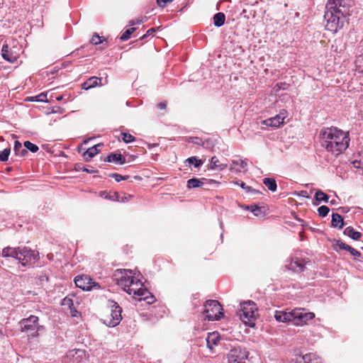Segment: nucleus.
I'll list each match as a JSON object with an SVG mask.
<instances>
[{"label":"nucleus","instance_id":"1","mask_svg":"<svg viewBox=\"0 0 363 363\" xmlns=\"http://www.w3.org/2000/svg\"><path fill=\"white\" fill-rule=\"evenodd\" d=\"M320 145L328 155L337 157L349 147L350 138L348 131L337 127H323L318 135Z\"/></svg>","mask_w":363,"mask_h":363},{"label":"nucleus","instance_id":"2","mask_svg":"<svg viewBox=\"0 0 363 363\" xmlns=\"http://www.w3.org/2000/svg\"><path fill=\"white\" fill-rule=\"evenodd\" d=\"M113 279L118 286L135 299L141 295L148 294V290L144 287L143 282L133 276L130 270L117 269L113 274Z\"/></svg>","mask_w":363,"mask_h":363},{"label":"nucleus","instance_id":"3","mask_svg":"<svg viewBox=\"0 0 363 363\" xmlns=\"http://www.w3.org/2000/svg\"><path fill=\"white\" fill-rule=\"evenodd\" d=\"M241 307V310L238 313L240 319L246 325L254 327L258 315L256 304L253 301H248L244 302Z\"/></svg>","mask_w":363,"mask_h":363},{"label":"nucleus","instance_id":"4","mask_svg":"<svg viewBox=\"0 0 363 363\" xmlns=\"http://www.w3.org/2000/svg\"><path fill=\"white\" fill-rule=\"evenodd\" d=\"M348 15H340L337 12L325 11L324 20L326 21L325 28L333 33H336L342 28L345 18Z\"/></svg>","mask_w":363,"mask_h":363},{"label":"nucleus","instance_id":"5","mask_svg":"<svg viewBox=\"0 0 363 363\" xmlns=\"http://www.w3.org/2000/svg\"><path fill=\"white\" fill-rule=\"evenodd\" d=\"M223 309L219 301L208 300L204 304L205 319L210 321L218 320L223 317Z\"/></svg>","mask_w":363,"mask_h":363},{"label":"nucleus","instance_id":"6","mask_svg":"<svg viewBox=\"0 0 363 363\" xmlns=\"http://www.w3.org/2000/svg\"><path fill=\"white\" fill-rule=\"evenodd\" d=\"M351 0H328L325 10L337 12L340 15H349Z\"/></svg>","mask_w":363,"mask_h":363},{"label":"nucleus","instance_id":"7","mask_svg":"<svg viewBox=\"0 0 363 363\" xmlns=\"http://www.w3.org/2000/svg\"><path fill=\"white\" fill-rule=\"evenodd\" d=\"M122 308L119 305L113 302L111 305L110 312L104 318V323L108 327H115L118 325L122 320Z\"/></svg>","mask_w":363,"mask_h":363},{"label":"nucleus","instance_id":"8","mask_svg":"<svg viewBox=\"0 0 363 363\" xmlns=\"http://www.w3.org/2000/svg\"><path fill=\"white\" fill-rule=\"evenodd\" d=\"M315 314L306 312L304 308H295L292 310V323L296 325H306L308 320H313Z\"/></svg>","mask_w":363,"mask_h":363},{"label":"nucleus","instance_id":"9","mask_svg":"<svg viewBox=\"0 0 363 363\" xmlns=\"http://www.w3.org/2000/svg\"><path fill=\"white\" fill-rule=\"evenodd\" d=\"M23 266H30L38 259V255L34 251L27 247H18V256L16 258Z\"/></svg>","mask_w":363,"mask_h":363},{"label":"nucleus","instance_id":"10","mask_svg":"<svg viewBox=\"0 0 363 363\" xmlns=\"http://www.w3.org/2000/svg\"><path fill=\"white\" fill-rule=\"evenodd\" d=\"M74 283L78 288L84 291H90L93 288L100 289L99 284L86 275L77 276L74 279Z\"/></svg>","mask_w":363,"mask_h":363},{"label":"nucleus","instance_id":"11","mask_svg":"<svg viewBox=\"0 0 363 363\" xmlns=\"http://www.w3.org/2000/svg\"><path fill=\"white\" fill-rule=\"evenodd\" d=\"M38 316L31 315L27 318H23L19 322L22 332H35L37 333L38 328Z\"/></svg>","mask_w":363,"mask_h":363},{"label":"nucleus","instance_id":"12","mask_svg":"<svg viewBox=\"0 0 363 363\" xmlns=\"http://www.w3.org/2000/svg\"><path fill=\"white\" fill-rule=\"evenodd\" d=\"M248 352H242L241 350L233 349L227 355L228 363H246L245 358L247 357Z\"/></svg>","mask_w":363,"mask_h":363},{"label":"nucleus","instance_id":"13","mask_svg":"<svg viewBox=\"0 0 363 363\" xmlns=\"http://www.w3.org/2000/svg\"><path fill=\"white\" fill-rule=\"evenodd\" d=\"M1 55L5 60L9 62H15L19 57L18 54L7 44H4L1 49Z\"/></svg>","mask_w":363,"mask_h":363},{"label":"nucleus","instance_id":"14","mask_svg":"<svg viewBox=\"0 0 363 363\" xmlns=\"http://www.w3.org/2000/svg\"><path fill=\"white\" fill-rule=\"evenodd\" d=\"M247 163L246 160H233L230 167V170L235 172H240L241 170H247Z\"/></svg>","mask_w":363,"mask_h":363},{"label":"nucleus","instance_id":"15","mask_svg":"<svg viewBox=\"0 0 363 363\" xmlns=\"http://www.w3.org/2000/svg\"><path fill=\"white\" fill-rule=\"evenodd\" d=\"M284 117L281 115H277L274 117L266 119L262 121V124L267 126L278 128L284 123Z\"/></svg>","mask_w":363,"mask_h":363},{"label":"nucleus","instance_id":"16","mask_svg":"<svg viewBox=\"0 0 363 363\" xmlns=\"http://www.w3.org/2000/svg\"><path fill=\"white\" fill-rule=\"evenodd\" d=\"M105 162L123 164L126 162L125 157L120 153H111L104 160Z\"/></svg>","mask_w":363,"mask_h":363},{"label":"nucleus","instance_id":"17","mask_svg":"<svg viewBox=\"0 0 363 363\" xmlns=\"http://www.w3.org/2000/svg\"><path fill=\"white\" fill-rule=\"evenodd\" d=\"M101 79L97 77H91L82 84V89L88 90L98 85H101Z\"/></svg>","mask_w":363,"mask_h":363},{"label":"nucleus","instance_id":"18","mask_svg":"<svg viewBox=\"0 0 363 363\" xmlns=\"http://www.w3.org/2000/svg\"><path fill=\"white\" fill-rule=\"evenodd\" d=\"M274 318L279 322H292V311L289 312L277 311Z\"/></svg>","mask_w":363,"mask_h":363},{"label":"nucleus","instance_id":"19","mask_svg":"<svg viewBox=\"0 0 363 363\" xmlns=\"http://www.w3.org/2000/svg\"><path fill=\"white\" fill-rule=\"evenodd\" d=\"M306 262L301 259H295L289 264V268L295 272H301L305 269Z\"/></svg>","mask_w":363,"mask_h":363},{"label":"nucleus","instance_id":"20","mask_svg":"<svg viewBox=\"0 0 363 363\" xmlns=\"http://www.w3.org/2000/svg\"><path fill=\"white\" fill-rule=\"evenodd\" d=\"M220 341V336L218 333L214 332L212 333H208V337H206V344L207 347L210 350H213L215 345H216Z\"/></svg>","mask_w":363,"mask_h":363},{"label":"nucleus","instance_id":"21","mask_svg":"<svg viewBox=\"0 0 363 363\" xmlns=\"http://www.w3.org/2000/svg\"><path fill=\"white\" fill-rule=\"evenodd\" d=\"M90 43L94 45L102 44L101 49H105L108 46L106 39L104 36H99L97 33L92 35Z\"/></svg>","mask_w":363,"mask_h":363},{"label":"nucleus","instance_id":"22","mask_svg":"<svg viewBox=\"0 0 363 363\" xmlns=\"http://www.w3.org/2000/svg\"><path fill=\"white\" fill-rule=\"evenodd\" d=\"M103 145L99 143L94 145L93 147L89 148L84 153V157L86 161H89L92 157H94L96 154H98L100 150L98 148L99 147L102 146Z\"/></svg>","mask_w":363,"mask_h":363},{"label":"nucleus","instance_id":"23","mask_svg":"<svg viewBox=\"0 0 363 363\" xmlns=\"http://www.w3.org/2000/svg\"><path fill=\"white\" fill-rule=\"evenodd\" d=\"M344 234L354 240H359L362 237V233L356 231L352 227H347L344 230Z\"/></svg>","mask_w":363,"mask_h":363},{"label":"nucleus","instance_id":"24","mask_svg":"<svg viewBox=\"0 0 363 363\" xmlns=\"http://www.w3.org/2000/svg\"><path fill=\"white\" fill-rule=\"evenodd\" d=\"M331 225L333 228H338L339 229L342 228L344 225L343 218L338 213H333Z\"/></svg>","mask_w":363,"mask_h":363},{"label":"nucleus","instance_id":"25","mask_svg":"<svg viewBox=\"0 0 363 363\" xmlns=\"http://www.w3.org/2000/svg\"><path fill=\"white\" fill-rule=\"evenodd\" d=\"M204 181H207L205 178L201 179H197V178H192L187 181V188L188 189H194L201 187L204 184Z\"/></svg>","mask_w":363,"mask_h":363},{"label":"nucleus","instance_id":"26","mask_svg":"<svg viewBox=\"0 0 363 363\" xmlns=\"http://www.w3.org/2000/svg\"><path fill=\"white\" fill-rule=\"evenodd\" d=\"M303 363H322L320 357L314 353H308L302 357Z\"/></svg>","mask_w":363,"mask_h":363},{"label":"nucleus","instance_id":"27","mask_svg":"<svg viewBox=\"0 0 363 363\" xmlns=\"http://www.w3.org/2000/svg\"><path fill=\"white\" fill-rule=\"evenodd\" d=\"M211 169L223 170L227 167V164L221 163L217 157L213 156L211 160Z\"/></svg>","mask_w":363,"mask_h":363},{"label":"nucleus","instance_id":"28","mask_svg":"<svg viewBox=\"0 0 363 363\" xmlns=\"http://www.w3.org/2000/svg\"><path fill=\"white\" fill-rule=\"evenodd\" d=\"M18 248H13L10 247H7L3 249L2 250V256L7 257H11L16 258L18 256Z\"/></svg>","mask_w":363,"mask_h":363},{"label":"nucleus","instance_id":"29","mask_svg":"<svg viewBox=\"0 0 363 363\" xmlns=\"http://www.w3.org/2000/svg\"><path fill=\"white\" fill-rule=\"evenodd\" d=\"M213 23L217 27H220L225 23V16L223 13L219 12L213 16Z\"/></svg>","mask_w":363,"mask_h":363},{"label":"nucleus","instance_id":"30","mask_svg":"<svg viewBox=\"0 0 363 363\" xmlns=\"http://www.w3.org/2000/svg\"><path fill=\"white\" fill-rule=\"evenodd\" d=\"M13 150L16 155L21 157H23L28 153L26 147L23 148L21 143L18 140H16L14 143Z\"/></svg>","mask_w":363,"mask_h":363},{"label":"nucleus","instance_id":"31","mask_svg":"<svg viewBox=\"0 0 363 363\" xmlns=\"http://www.w3.org/2000/svg\"><path fill=\"white\" fill-rule=\"evenodd\" d=\"M263 184L267 187V189L274 192L277 190V182L273 178H264L263 179Z\"/></svg>","mask_w":363,"mask_h":363},{"label":"nucleus","instance_id":"32","mask_svg":"<svg viewBox=\"0 0 363 363\" xmlns=\"http://www.w3.org/2000/svg\"><path fill=\"white\" fill-rule=\"evenodd\" d=\"M128 198H133V196L130 194L128 196L125 194L121 196L118 192L114 191L113 192V196L111 198V200L117 201L118 202H126L128 201Z\"/></svg>","mask_w":363,"mask_h":363},{"label":"nucleus","instance_id":"33","mask_svg":"<svg viewBox=\"0 0 363 363\" xmlns=\"http://www.w3.org/2000/svg\"><path fill=\"white\" fill-rule=\"evenodd\" d=\"M137 300L138 301H145L148 304H152L155 301V298L153 295L151 294V293L148 291V294L146 295H141L140 296Z\"/></svg>","mask_w":363,"mask_h":363},{"label":"nucleus","instance_id":"34","mask_svg":"<svg viewBox=\"0 0 363 363\" xmlns=\"http://www.w3.org/2000/svg\"><path fill=\"white\" fill-rule=\"evenodd\" d=\"M315 199L319 202H328L329 196L321 190H318L315 194Z\"/></svg>","mask_w":363,"mask_h":363},{"label":"nucleus","instance_id":"35","mask_svg":"<svg viewBox=\"0 0 363 363\" xmlns=\"http://www.w3.org/2000/svg\"><path fill=\"white\" fill-rule=\"evenodd\" d=\"M136 30V28L134 27L130 28L125 30L123 34L121 35L120 39L122 41H125L128 40L131 35Z\"/></svg>","mask_w":363,"mask_h":363},{"label":"nucleus","instance_id":"36","mask_svg":"<svg viewBox=\"0 0 363 363\" xmlns=\"http://www.w3.org/2000/svg\"><path fill=\"white\" fill-rule=\"evenodd\" d=\"M355 65L359 72H363V54L359 55L355 60Z\"/></svg>","mask_w":363,"mask_h":363},{"label":"nucleus","instance_id":"37","mask_svg":"<svg viewBox=\"0 0 363 363\" xmlns=\"http://www.w3.org/2000/svg\"><path fill=\"white\" fill-rule=\"evenodd\" d=\"M24 147H26V150H29L32 152H36L39 150V147L36 145L32 143L30 141L24 142Z\"/></svg>","mask_w":363,"mask_h":363},{"label":"nucleus","instance_id":"38","mask_svg":"<svg viewBox=\"0 0 363 363\" xmlns=\"http://www.w3.org/2000/svg\"><path fill=\"white\" fill-rule=\"evenodd\" d=\"M122 140L125 143H130L135 141V138L130 133H121Z\"/></svg>","mask_w":363,"mask_h":363},{"label":"nucleus","instance_id":"39","mask_svg":"<svg viewBox=\"0 0 363 363\" xmlns=\"http://www.w3.org/2000/svg\"><path fill=\"white\" fill-rule=\"evenodd\" d=\"M186 162H189V164H194L195 167H200L203 162L201 160L197 159L196 157H191L186 160Z\"/></svg>","mask_w":363,"mask_h":363},{"label":"nucleus","instance_id":"40","mask_svg":"<svg viewBox=\"0 0 363 363\" xmlns=\"http://www.w3.org/2000/svg\"><path fill=\"white\" fill-rule=\"evenodd\" d=\"M11 152L10 148H6L3 151L0 152V161L1 162H6L9 159V156Z\"/></svg>","mask_w":363,"mask_h":363},{"label":"nucleus","instance_id":"41","mask_svg":"<svg viewBox=\"0 0 363 363\" xmlns=\"http://www.w3.org/2000/svg\"><path fill=\"white\" fill-rule=\"evenodd\" d=\"M330 211V209L326 206H321L318 208V216L320 217H325Z\"/></svg>","mask_w":363,"mask_h":363},{"label":"nucleus","instance_id":"42","mask_svg":"<svg viewBox=\"0 0 363 363\" xmlns=\"http://www.w3.org/2000/svg\"><path fill=\"white\" fill-rule=\"evenodd\" d=\"M62 305L65 307H67L69 309H71L74 306V303L72 298L65 297L62 301Z\"/></svg>","mask_w":363,"mask_h":363},{"label":"nucleus","instance_id":"43","mask_svg":"<svg viewBox=\"0 0 363 363\" xmlns=\"http://www.w3.org/2000/svg\"><path fill=\"white\" fill-rule=\"evenodd\" d=\"M248 208L251 211L252 213H253V214L255 216H258L261 211V209L259 207L257 206H251L250 207H248Z\"/></svg>","mask_w":363,"mask_h":363},{"label":"nucleus","instance_id":"44","mask_svg":"<svg viewBox=\"0 0 363 363\" xmlns=\"http://www.w3.org/2000/svg\"><path fill=\"white\" fill-rule=\"evenodd\" d=\"M110 177L115 179L117 182L122 181L123 176L118 173H111L109 174Z\"/></svg>","mask_w":363,"mask_h":363},{"label":"nucleus","instance_id":"45","mask_svg":"<svg viewBox=\"0 0 363 363\" xmlns=\"http://www.w3.org/2000/svg\"><path fill=\"white\" fill-rule=\"evenodd\" d=\"M190 142L196 145H203V143L202 142V140L199 138L194 137L190 138Z\"/></svg>","mask_w":363,"mask_h":363},{"label":"nucleus","instance_id":"46","mask_svg":"<svg viewBox=\"0 0 363 363\" xmlns=\"http://www.w3.org/2000/svg\"><path fill=\"white\" fill-rule=\"evenodd\" d=\"M173 0H157V4L159 6L164 8L168 3L172 2Z\"/></svg>","mask_w":363,"mask_h":363},{"label":"nucleus","instance_id":"47","mask_svg":"<svg viewBox=\"0 0 363 363\" xmlns=\"http://www.w3.org/2000/svg\"><path fill=\"white\" fill-rule=\"evenodd\" d=\"M143 17H140V18H138L135 20H131L130 22H129V26H134L135 24H140V23H142L143 22Z\"/></svg>","mask_w":363,"mask_h":363},{"label":"nucleus","instance_id":"48","mask_svg":"<svg viewBox=\"0 0 363 363\" xmlns=\"http://www.w3.org/2000/svg\"><path fill=\"white\" fill-rule=\"evenodd\" d=\"M156 31V29L152 28H150L149 30H147V31L146 32V33L145 35H143L141 38H140V40H143L145 39L146 37L149 36V35H152Z\"/></svg>","mask_w":363,"mask_h":363},{"label":"nucleus","instance_id":"49","mask_svg":"<svg viewBox=\"0 0 363 363\" xmlns=\"http://www.w3.org/2000/svg\"><path fill=\"white\" fill-rule=\"evenodd\" d=\"M100 196L101 197H104L106 199H110L111 200V198L113 196V192L112 193H108L107 191H101L100 192Z\"/></svg>","mask_w":363,"mask_h":363},{"label":"nucleus","instance_id":"50","mask_svg":"<svg viewBox=\"0 0 363 363\" xmlns=\"http://www.w3.org/2000/svg\"><path fill=\"white\" fill-rule=\"evenodd\" d=\"M337 246L340 249V250H346V248L348 247L349 245L342 242V241H337V243H336Z\"/></svg>","mask_w":363,"mask_h":363},{"label":"nucleus","instance_id":"51","mask_svg":"<svg viewBox=\"0 0 363 363\" xmlns=\"http://www.w3.org/2000/svg\"><path fill=\"white\" fill-rule=\"evenodd\" d=\"M157 107L160 110L165 111L166 108H167V102L166 101L160 102V103L157 104Z\"/></svg>","mask_w":363,"mask_h":363},{"label":"nucleus","instance_id":"52","mask_svg":"<svg viewBox=\"0 0 363 363\" xmlns=\"http://www.w3.org/2000/svg\"><path fill=\"white\" fill-rule=\"evenodd\" d=\"M350 253L354 257H359L361 255V253L353 247L352 250L350 251Z\"/></svg>","mask_w":363,"mask_h":363},{"label":"nucleus","instance_id":"53","mask_svg":"<svg viewBox=\"0 0 363 363\" xmlns=\"http://www.w3.org/2000/svg\"><path fill=\"white\" fill-rule=\"evenodd\" d=\"M84 172H86L88 173H90V174H94V173H96L98 172V171L94 168H91V169H83Z\"/></svg>","mask_w":363,"mask_h":363},{"label":"nucleus","instance_id":"54","mask_svg":"<svg viewBox=\"0 0 363 363\" xmlns=\"http://www.w3.org/2000/svg\"><path fill=\"white\" fill-rule=\"evenodd\" d=\"M69 310L72 316L76 317L77 315L78 311L74 308V306Z\"/></svg>","mask_w":363,"mask_h":363},{"label":"nucleus","instance_id":"55","mask_svg":"<svg viewBox=\"0 0 363 363\" xmlns=\"http://www.w3.org/2000/svg\"><path fill=\"white\" fill-rule=\"evenodd\" d=\"M353 164H354V166L355 167H357V168H363V165H360V162L357 161V160H354L353 162Z\"/></svg>","mask_w":363,"mask_h":363},{"label":"nucleus","instance_id":"56","mask_svg":"<svg viewBox=\"0 0 363 363\" xmlns=\"http://www.w3.org/2000/svg\"><path fill=\"white\" fill-rule=\"evenodd\" d=\"M240 186L242 188V189H247L248 191H251L252 190V188L251 187H249V186H245V184L244 182H241L240 184Z\"/></svg>","mask_w":363,"mask_h":363},{"label":"nucleus","instance_id":"57","mask_svg":"<svg viewBox=\"0 0 363 363\" xmlns=\"http://www.w3.org/2000/svg\"><path fill=\"white\" fill-rule=\"evenodd\" d=\"M41 96V95L40 96H35V97H32L31 99H30V101H43V99H40V97Z\"/></svg>","mask_w":363,"mask_h":363},{"label":"nucleus","instance_id":"58","mask_svg":"<svg viewBox=\"0 0 363 363\" xmlns=\"http://www.w3.org/2000/svg\"><path fill=\"white\" fill-rule=\"evenodd\" d=\"M56 99H57V101H61V100H62V99H63V96H62V95H60V96H57V97L56 98Z\"/></svg>","mask_w":363,"mask_h":363},{"label":"nucleus","instance_id":"59","mask_svg":"<svg viewBox=\"0 0 363 363\" xmlns=\"http://www.w3.org/2000/svg\"><path fill=\"white\" fill-rule=\"evenodd\" d=\"M44 279L48 281V277H40V281H43Z\"/></svg>","mask_w":363,"mask_h":363},{"label":"nucleus","instance_id":"60","mask_svg":"<svg viewBox=\"0 0 363 363\" xmlns=\"http://www.w3.org/2000/svg\"><path fill=\"white\" fill-rule=\"evenodd\" d=\"M130 178V176L128 175H126V176H123V179L122 180H127Z\"/></svg>","mask_w":363,"mask_h":363},{"label":"nucleus","instance_id":"61","mask_svg":"<svg viewBox=\"0 0 363 363\" xmlns=\"http://www.w3.org/2000/svg\"><path fill=\"white\" fill-rule=\"evenodd\" d=\"M351 250H352V247L350 245H348L345 250L350 252Z\"/></svg>","mask_w":363,"mask_h":363},{"label":"nucleus","instance_id":"62","mask_svg":"<svg viewBox=\"0 0 363 363\" xmlns=\"http://www.w3.org/2000/svg\"><path fill=\"white\" fill-rule=\"evenodd\" d=\"M209 182H211V183H216V184H218V182H216V181H215V180H213V179H210V180H209Z\"/></svg>","mask_w":363,"mask_h":363},{"label":"nucleus","instance_id":"63","mask_svg":"<svg viewBox=\"0 0 363 363\" xmlns=\"http://www.w3.org/2000/svg\"><path fill=\"white\" fill-rule=\"evenodd\" d=\"M79 353H83V352H84V351L80 350H78L76 352V353H77H77H79Z\"/></svg>","mask_w":363,"mask_h":363},{"label":"nucleus","instance_id":"64","mask_svg":"<svg viewBox=\"0 0 363 363\" xmlns=\"http://www.w3.org/2000/svg\"><path fill=\"white\" fill-rule=\"evenodd\" d=\"M335 203V200H332V201H330V203H331V204H334Z\"/></svg>","mask_w":363,"mask_h":363}]
</instances>
